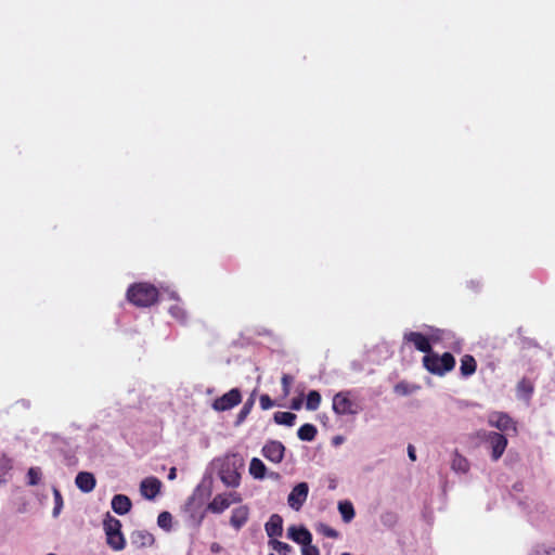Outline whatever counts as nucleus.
Masks as SVG:
<instances>
[{
	"mask_svg": "<svg viewBox=\"0 0 555 555\" xmlns=\"http://www.w3.org/2000/svg\"><path fill=\"white\" fill-rule=\"evenodd\" d=\"M395 390L399 393H406V388L403 384L396 385Z\"/></svg>",
	"mask_w": 555,
	"mask_h": 555,
	"instance_id": "obj_41",
	"label": "nucleus"
},
{
	"mask_svg": "<svg viewBox=\"0 0 555 555\" xmlns=\"http://www.w3.org/2000/svg\"><path fill=\"white\" fill-rule=\"evenodd\" d=\"M309 488L306 482H300L293 488L291 493L288 494L287 502L288 505L295 509L299 511L302 504L306 502L308 496Z\"/></svg>",
	"mask_w": 555,
	"mask_h": 555,
	"instance_id": "obj_8",
	"label": "nucleus"
},
{
	"mask_svg": "<svg viewBox=\"0 0 555 555\" xmlns=\"http://www.w3.org/2000/svg\"><path fill=\"white\" fill-rule=\"evenodd\" d=\"M301 554L302 555H320V551L315 545L306 544L301 547Z\"/></svg>",
	"mask_w": 555,
	"mask_h": 555,
	"instance_id": "obj_35",
	"label": "nucleus"
},
{
	"mask_svg": "<svg viewBox=\"0 0 555 555\" xmlns=\"http://www.w3.org/2000/svg\"><path fill=\"white\" fill-rule=\"evenodd\" d=\"M296 414L292 412H275L273 420L279 425L293 426L296 422Z\"/></svg>",
	"mask_w": 555,
	"mask_h": 555,
	"instance_id": "obj_23",
	"label": "nucleus"
},
{
	"mask_svg": "<svg viewBox=\"0 0 555 555\" xmlns=\"http://www.w3.org/2000/svg\"><path fill=\"white\" fill-rule=\"evenodd\" d=\"M176 476H177V469H176V467H172V468L170 469V472H169L168 478H169L170 480H172V479H175V478H176Z\"/></svg>",
	"mask_w": 555,
	"mask_h": 555,
	"instance_id": "obj_42",
	"label": "nucleus"
},
{
	"mask_svg": "<svg viewBox=\"0 0 555 555\" xmlns=\"http://www.w3.org/2000/svg\"><path fill=\"white\" fill-rule=\"evenodd\" d=\"M486 440L490 444V448H491V459L494 462H496L503 455V453L507 447V439L504 435H502L500 433L490 431L487 435Z\"/></svg>",
	"mask_w": 555,
	"mask_h": 555,
	"instance_id": "obj_6",
	"label": "nucleus"
},
{
	"mask_svg": "<svg viewBox=\"0 0 555 555\" xmlns=\"http://www.w3.org/2000/svg\"><path fill=\"white\" fill-rule=\"evenodd\" d=\"M423 365L429 373L443 376L454 369L455 358L450 352L439 356L431 351L423 357Z\"/></svg>",
	"mask_w": 555,
	"mask_h": 555,
	"instance_id": "obj_2",
	"label": "nucleus"
},
{
	"mask_svg": "<svg viewBox=\"0 0 555 555\" xmlns=\"http://www.w3.org/2000/svg\"><path fill=\"white\" fill-rule=\"evenodd\" d=\"M317 531L331 539H337L339 537V532L326 524H319L317 526Z\"/></svg>",
	"mask_w": 555,
	"mask_h": 555,
	"instance_id": "obj_30",
	"label": "nucleus"
},
{
	"mask_svg": "<svg viewBox=\"0 0 555 555\" xmlns=\"http://www.w3.org/2000/svg\"><path fill=\"white\" fill-rule=\"evenodd\" d=\"M266 532L269 538H278L283 533V518L279 514L270 516L264 525Z\"/></svg>",
	"mask_w": 555,
	"mask_h": 555,
	"instance_id": "obj_16",
	"label": "nucleus"
},
{
	"mask_svg": "<svg viewBox=\"0 0 555 555\" xmlns=\"http://www.w3.org/2000/svg\"><path fill=\"white\" fill-rule=\"evenodd\" d=\"M158 289L145 282L134 283L127 291V299L137 307L146 308L158 301Z\"/></svg>",
	"mask_w": 555,
	"mask_h": 555,
	"instance_id": "obj_1",
	"label": "nucleus"
},
{
	"mask_svg": "<svg viewBox=\"0 0 555 555\" xmlns=\"http://www.w3.org/2000/svg\"><path fill=\"white\" fill-rule=\"evenodd\" d=\"M160 481L157 478L150 477L142 480L140 490L144 498L153 500L160 491Z\"/></svg>",
	"mask_w": 555,
	"mask_h": 555,
	"instance_id": "obj_15",
	"label": "nucleus"
},
{
	"mask_svg": "<svg viewBox=\"0 0 555 555\" xmlns=\"http://www.w3.org/2000/svg\"><path fill=\"white\" fill-rule=\"evenodd\" d=\"M157 525L166 530L169 531L172 526V516L169 512H162L157 517Z\"/></svg>",
	"mask_w": 555,
	"mask_h": 555,
	"instance_id": "obj_29",
	"label": "nucleus"
},
{
	"mask_svg": "<svg viewBox=\"0 0 555 555\" xmlns=\"http://www.w3.org/2000/svg\"><path fill=\"white\" fill-rule=\"evenodd\" d=\"M28 485L37 486L41 479V470L39 467H30L27 472Z\"/></svg>",
	"mask_w": 555,
	"mask_h": 555,
	"instance_id": "obj_31",
	"label": "nucleus"
},
{
	"mask_svg": "<svg viewBox=\"0 0 555 555\" xmlns=\"http://www.w3.org/2000/svg\"><path fill=\"white\" fill-rule=\"evenodd\" d=\"M241 401L242 395L240 389L232 388L221 397L217 398L212 403V408L216 411H228L236 406Z\"/></svg>",
	"mask_w": 555,
	"mask_h": 555,
	"instance_id": "obj_5",
	"label": "nucleus"
},
{
	"mask_svg": "<svg viewBox=\"0 0 555 555\" xmlns=\"http://www.w3.org/2000/svg\"><path fill=\"white\" fill-rule=\"evenodd\" d=\"M249 473L256 479H262L266 475V466L261 460L254 457L249 464Z\"/></svg>",
	"mask_w": 555,
	"mask_h": 555,
	"instance_id": "obj_22",
	"label": "nucleus"
},
{
	"mask_svg": "<svg viewBox=\"0 0 555 555\" xmlns=\"http://www.w3.org/2000/svg\"><path fill=\"white\" fill-rule=\"evenodd\" d=\"M53 494H54V503H55V506L53 508V515L57 516L63 506V498H62L60 490L56 488H54Z\"/></svg>",
	"mask_w": 555,
	"mask_h": 555,
	"instance_id": "obj_32",
	"label": "nucleus"
},
{
	"mask_svg": "<svg viewBox=\"0 0 555 555\" xmlns=\"http://www.w3.org/2000/svg\"><path fill=\"white\" fill-rule=\"evenodd\" d=\"M269 544L279 553V555H288L292 551V546L289 544L276 539L270 540Z\"/></svg>",
	"mask_w": 555,
	"mask_h": 555,
	"instance_id": "obj_28",
	"label": "nucleus"
},
{
	"mask_svg": "<svg viewBox=\"0 0 555 555\" xmlns=\"http://www.w3.org/2000/svg\"><path fill=\"white\" fill-rule=\"evenodd\" d=\"M452 469L460 473H467L469 469V463L467 459L459 453H455L452 460Z\"/></svg>",
	"mask_w": 555,
	"mask_h": 555,
	"instance_id": "obj_26",
	"label": "nucleus"
},
{
	"mask_svg": "<svg viewBox=\"0 0 555 555\" xmlns=\"http://www.w3.org/2000/svg\"><path fill=\"white\" fill-rule=\"evenodd\" d=\"M243 463L235 455L232 459L228 457L227 461L222 464L219 476L221 481L227 487L236 488L240 486L241 475L237 472L238 467H242Z\"/></svg>",
	"mask_w": 555,
	"mask_h": 555,
	"instance_id": "obj_4",
	"label": "nucleus"
},
{
	"mask_svg": "<svg viewBox=\"0 0 555 555\" xmlns=\"http://www.w3.org/2000/svg\"><path fill=\"white\" fill-rule=\"evenodd\" d=\"M318 434L317 427L312 424H304L299 427L297 431V436L302 441H312L314 440Z\"/></svg>",
	"mask_w": 555,
	"mask_h": 555,
	"instance_id": "obj_21",
	"label": "nucleus"
},
{
	"mask_svg": "<svg viewBox=\"0 0 555 555\" xmlns=\"http://www.w3.org/2000/svg\"><path fill=\"white\" fill-rule=\"evenodd\" d=\"M404 343L413 344L415 349L428 354L431 352L429 338L420 332H405L403 335Z\"/></svg>",
	"mask_w": 555,
	"mask_h": 555,
	"instance_id": "obj_9",
	"label": "nucleus"
},
{
	"mask_svg": "<svg viewBox=\"0 0 555 555\" xmlns=\"http://www.w3.org/2000/svg\"><path fill=\"white\" fill-rule=\"evenodd\" d=\"M262 455L270 462L279 464L283 461L285 446L278 440H269L262 448Z\"/></svg>",
	"mask_w": 555,
	"mask_h": 555,
	"instance_id": "obj_7",
	"label": "nucleus"
},
{
	"mask_svg": "<svg viewBox=\"0 0 555 555\" xmlns=\"http://www.w3.org/2000/svg\"><path fill=\"white\" fill-rule=\"evenodd\" d=\"M287 537L301 546L312 542V534L305 527L291 526L287 529Z\"/></svg>",
	"mask_w": 555,
	"mask_h": 555,
	"instance_id": "obj_13",
	"label": "nucleus"
},
{
	"mask_svg": "<svg viewBox=\"0 0 555 555\" xmlns=\"http://www.w3.org/2000/svg\"><path fill=\"white\" fill-rule=\"evenodd\" d=\"M302 405V399L301 398H294L291 403V408L293 410H299Z\"/></svg>",
	"mask_w": 555,
	"mask_h": 555,
	"instance_id": "obj_39",
	"label": "nucleus"
},
{
	"mask_svg": "<svg viewBox=\"0 0 555 555\" xmlns=\"http://www.w3.org/2000/svg\"><path fill=\"white\" fill-rule=\"evenodd\" d=\"M518 390L524 391L528 395L532 393L533 387L531 383L527 379H521L518 384Z\"/></svg>",
	"mask_w": 555,
	"mask_h": 555,
	"instance_id": "obj_36",
	"label": "nucleus"
},
{
	"mask_svg": "<svg viewBox=\"0 0 555 555\" xmlns=\"http://www.w3.org/2000/svg\"><path fill=\"white\" fill-rule=\"evenodd\" d=\"M477 362L470 354H465L461 359L460 372L463 377L472 376L476 373Z\"/></svg>",
	"mask_w": 555,
	"mask_h": 555,
	"instance_id": "obj_20",
	"label": "nucleus"
},
{
	"mask_svg": "<svg viewBox=\"0 0 555 555\" xmlns=\"http://www.w3.org/2000/svg\"><path fill=\"white\" fill-rule=\"evenodd\" d=\"M340 440H341V438H340V437H337V438L335 439V442H336V443H338V442H340Z\"/></svg>",
	"mask_w": 555,
	"mask_h": 555,
	"instance_id": "obj_43",
	"label": "nucleus"
},
{
	"mask_svg": "<svg viewBox=\"0 0 555 555\" xmlns=\"http://www.w3.org/2000/svg\"><path fill=\"white\" fill-rule=\"evenodd\" d=\"M230 506V499L224 494H217L207 505V509L214 514H221Z\"/></svg>",
	"mask_w": 555,
	"mask_h": 555,
	"instance_id": "obj_19",
	"label": "nucleus"
},
{
	"mask_svg": "<svg viewBox=\"0 0 555 555\" xmlns=\"http://www.w3.org/2000/svg\"><path fill=\"white\" fill-rule=\"evenodd\" d=\"M341 555H351L350 553H343Z\"/></svg>",
	"mask_w": 555,
	"mask_h": 555,
	"instance_id": "obj_44",
	"label": "nucleus"
},
{
	"mask_svg": "<svg viewBox=\"0 0 555 555\" xmlns=\"http://www.w3.org/2000/svg\"><path fill=\"white\" fill-rule=\"evenodd\" d=\"M131 506V500L125 494H116L112 499V508L118 515L127 514Z\"/></svg>",
	"mask_w": 555,
	"mask_h": 555,
	"instance_id": "obj_17",
	"label": "nucleus"
},
{
	"mask_svg": "<svg viewBox=\"0 0 555 555\" xmlns=\"http://www.w3.org/2000/svg\"><path fill=\"white\" fill-rule=\"evenodd\" d=\"M321 403V395L317 390L309 391L306 400V409L310 411H315Z\"/></svg>",
	"mask_w": 555,
	"mask_h": 555,
	"instance_id": "obj_27",
	"label": "nucleus"
},
{
	"mask_svg": "<svg viewBox=\"0 0 555 555\" xmlns=\"http://www.w3.org/2000/svg\"><path fill=\"white\" fill-rule=\"evenodd\" d=\"M75 483L80 491L89 493L95 488L96 480L93 474L88 472H80L75 478Z\"/></svg>",
	"mask_w": 555,
	"mask_h": 555,
	"instance_id": "obj_14",
	"label": "nucleus"
},
{
	"mask_svg": "<svg viewBox=\"0 0 555 555\" xmlns=\"http://www.w3.org/2000/svg\"><path fill=\"white\" fill-rule=\"evenodd\" d=\"M338 511L345 522H350L354 517V508L351 502L341 501L338 503Z\"/></svg>",
	"mask_w": 555,
	"mask_h": 555,
	"instance_id": "obj_24",
	"label": "nucleus"
},
{
	"mask_svg": "<svg viewBox=\"0 0 555 555\" xmlns=\"http://www.w3.org/2000/svg\"><path fill=\"white\" fill-rule=\"evenodd\" d=\"M249 511L247 506H238L232 511L230 524L235 529L242 528L248 520Z\"/></svg>",
	"mask_w": 555,
	"mask_h": 555,
	"instance_id": "obj_18",
	"label": "nucleus"
},
{
	"mask_svg": "<svg viewBox=\"0 0 555 555\" xmlns=\"http://www.w3.org/2000/svg\"><path fill=\"white\" fill-rule=\"evenodd\" d=\"M131 543L138 548L151 547L155 543L153 533L147 530H134L131 533Z\"/></svg>",
	"mask_w": 555,
	"mask_h": 555,
	"instance_id": "obj_12",
	"label": "nucleus"
},
{
	"mask_svg": "<svg viewBox=\"0 0 555 555\" xmlns=\"http://www.w3.org/2000/svg\"><path fill=\"white\" fill-rule=\"evenodd\" d=\"M408 455L411 461H413V462L416 461V453H415L414 446H412V444L408 446Z\"/></svg>",
	"mask_w": 555,
	"mask_h": 555,
	"instance_id": "obj_40",
	"label": "nucleus"
},
{
	"mask_svg": "<svg viewBox=\"0 0 555 555\" xmlns=\"http://www.w3.org/2000/svg\"><path fill=\"white\" fill-rule=\"evenodd\" d=\"M282 382V389L284 396H288L291 392V385L293 384V377L288 374H284L281 378Z\"/></svg>",
	"mask_w": 555,
	"mask_h": 555,
	"instance_id": "obj_33",
	"label": "nucleus"
},
{
	"mask_svg": "<svg viewBox=\"0 0 555 555\" xmlns=\"http://www.w3.org/2000/svg\"><path fill=\"white\" fill-rule=\"evenodd\" d=\"M270 555H274V554H270Z\"/></svg>",
	"mask_w": 555,
	"mask_h": 555,
	"instance_id": "obj_45",
	"label": "nucleus"
},
{
	"mask_svg": "<svg viewBox=\"0 0 555 555\" xmlns=\"http://www.w3.org/2000/svg\"><path fill=\"white\" fill-rule=\"evenodd\" d=\"M225 496H229L230 499V505L231 504H234V503H240L242 501V496L240 493L237 492H230V493H224Z\"/></svg>",
	"mask_w": 555,
	"mask_h": 555,
	"instance_id": "obj_38",
	"label": "nucleus"
},
{
	"mask_svg": "<svg viewBox=\"0 0 555 555\" xmlns=\"http://www.w3.org/2000/svg\"><path fill=\"white\" fill-rule=\"evenodd\" d=\"M333 410L339 415L356 413L354 403L349 399L347 393L343 392H338L334 396Z\"/></svg>",
	"mask_w": 555,
	"mask_h": 555,
	"instance_id": "obj_10",
	"label": "nucleus"
},
{
	"mask_svg": "<svg viewBox=\"0 0 555 555\" xmlns=\"http://www.w3.org/2000/svg\"><path fill=\"white\" fill-rule=\"evenodd\" d=\"M534 555H555V547L539 546L535 548Z\"/></svg>",
	"mask_w": 555,
	"mask_h": 555,
	"instance_id": "obj_37",
	"label": "nucleus"
},
{
	"mask_svg": "<svg viewBox=\"0 0 555 555\" xmlns=\"http://www.w3.org/2000/svg\"><path fill=\"white\" fill-rule=\"evenodd\" d=\"M489 424L502 431L514 430L516 431L515 422L505 413H493L489 418Z\"/></svg>",
	"mask_w": 555,
	"mask_h": 555,
	"instance_id": "obj_11",
	"label": "nucleus"
},
{
	"mask_svg": "<svg viewBox=\"0 0 555 555\" xmlns=\"http://www.w3.org/2000/svg\"><path fill=\"white\" fill-rule=\"evenodd\" d=\"M103 529L106 535L107 545L114 551H121L126 546V539L121 532V522L119 519L106 515L103 521Z\"/></svg>",
	"mask_w": 555,
	"mask_h": 555,
	"instance_id": "obj_3",
	"label": "nucleus"
},
{
	"mask_svg": "<svg viewBox=\"0 0 555 555\" xmlns=\"http://www.w3.org/2000/svg\"><path fill=\"white\" fill-rule=\"evenodd\" d=\"M259 404L262 410H269L274 406L275 402L270 398L269 395L263 393L259 398Z\"/></svg>",
	"mask_w": 555,
	"mask_h": 555,
	"instance_id": "obj_34",
	"label": "nucleus"
},
{
	"mask_svg": "<svg viewBox=\"0 0 555 555\" xmlns=\"http://www.w3.org/2000/svg\"><path fill=\"white\" fill-rule=\"evenodd\" d=\"M254 404H255V391L245 401L244 405L242 406L241 411L238 412V414L236 416V424H241V423H243L245 421V418L250 413Z\"/></svg>",
	"mask_w": 555,
	"mask_h": 555,
	"instance_id": "obj_25",
	"label": "nucleus"
}]
</instances>
